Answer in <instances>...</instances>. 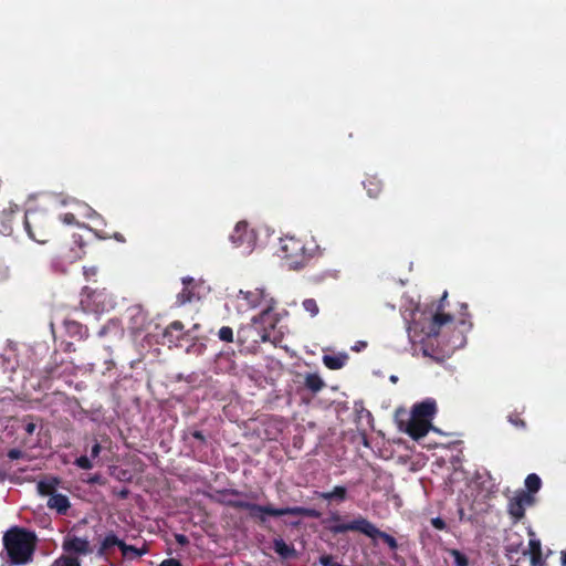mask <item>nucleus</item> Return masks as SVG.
<instances>
[{
	"label": "nucleus",
	"mask_w": 566,
	"mask_h": 566,
	"mask_svg": "<svg viewBox=\"0 0 566 566\" xmlns=\"http://www.w3.org/2000/svg\"><path fill=\"white\" fill-rule=\"evenodd\" d=\"M230 241L234 248L241 249L242 253H250L256 243V233L251 229L245 221H240L235 224Z\"/></svg>",
	"instance_id": "nucleus-10"
},
{
	"label": "nucleus",
	"mask_w": 566,
	"mask_h": 566,
	"mask_svg": "<svg viewBox=\"0 0 566 566\" xmlns=\"http://www.w3.org/2000/svg\"><path fill=\"white\" fill-rule=\"evenodd\" d=\"M184 287L180 293L177 295V304L185 305L190 303L193 300V279L192 277H184L182 279Z\"/></svg>",
	"instance_id": "nucleus-20"
},
{
	"label": "nucleus",
	"mask_w": 566,
	"mask_h": 566,
	"mask_svg": "<svg viewBox=\"0 0 566 566\" xmlns=\"http://www.w3.org/2000/svg\"><path fill=\"white\" fill-rule=\"evenodd\" d=\"M509 422H511L514 427L520 429L526 428V422L521 418L518 412H512L507 417Z\"/></svg>",
	"instance_id": "nucleus-34"
},
{
	"label": "nucleus",
	"mask_w": 566,
	"mask_h": 566,
	"mask_svg": "<svg viewBox=\"0 0 566 566\" xmlns=\"http://www.w3.org/2000/svg\"><path fill=\"white\" fill-rule=\"evenodd\" d=\"M321 564H322L323 566H336V565H337V564H335V563L333 562V557H332V556H329V555L322 556V557H321Z\"/></svg>",
	"instance_id": "nucleus-46"
},
{
	"label": "nucleus",
	"mask_w": 566,
	"mask_h": 566,
	"mask_svg": "<svg viewBox=\"0 0 566 566\" xmlns=\"http://www.w3.org/2000/svg\"><path fill=\"white\" fill-rule=\"evenodd\" d=\"M34 533L20 527L9 530L3 536V545L13 565L28 564L35 549Z\"/></svg>",
	"instance_id": "nucleus-4"
},
{
	"label": "nucleus",
	"mask_w": 566,
	"mask_h": 566,
	"mask_svg": "<svg viewBox=\"0 0 566 566\" xmlns=\"http://www.w3.org/2000/svg\"><path fill=\"white\" fill-rule=\"evenodd\" d=\"M74 464L82 470H91L93 468V462L86 455H81L75 459Z\"/></svg>",
	"instance_id": "nucleus-35"
},
{
	"label": "nucleus",
	"mask_w": 566,
	"mask_h": 566,
	"mask_svg": "<svg viewBox=\"0 0 566 566\" xmlns=\"http://www.w3.org/2000/svg\"><path fill=\"white\" fill-rule=\"evenodd\" d=\"M460 324H461L462 326H464V325L467 324V322H465L464 319H462V321L460 322Z\"/></svg>",
	"instance_id": "nucleus-58"
},
{
	"label": "nucleus",
	"mask_w": 566,
	"mask_h": 566,
	"mask_svg": "<svg viewBox=\"0 0 566 566\" xmlns=\"http://www.w3.org/2000/svg\"><path fill=\"white\" fill-rule=\"evenodd\" d=\"M271 328L266 319L254 316L250 323L242 325L237 332V340L240 345H258L271 339Z\"/></svg>",
	"instance_id": "nucleus-8"
},
{
	"label": "nucleus",
	"mask_w": 566,
	"mask_h": 566,
	"mask_svg": "<svg viewBox=\"0 0 566 566\" xmlns=\"http://www.w3.org/2000/svg\"><path fill=\"white\" fill-rule=\"evenodd\" d=\"M84 245L82 235L74 233L69 241L55 248L54 258L60 262L72 264L84 255Z\"/></svg>",
	"instance_id": "nucleus-9"
},
{
	"label": "nucleus",
	"mask_w": 566,
	"mask_h": 566,
	"mask_svg": "<svg viewBox=\"0 0 566 566\" xmlns=\"http://www.w3.org/2000/svg\"><path fill=\"white\" fill-rule=\"evenodd\" d=\"M102 451V446L98 441L95 440V443L92 446L91 449V459H96L99 457V453Z\"/></svg>",
	"instance_id": "nucleus-41"
},
{
	"label": "nucleus",
	"mask_w": 566,
	"mask_h": 566,
	"mask_svg": "<svg viewBox=\"0 0 566 566\" xmlns=\"http://www.w3.org/2000/svg\"><path fill=\"white\" fill-rule=\"evenodd\" d=\"M185 326L180 321L171 322L164 331L163 337L166 343L170 345H177L180 339L184 338Z\"/></svg>",
	"instance_id": "nucleus-16"
},
{
	"label": "nucleus",
	"mask_w": 566,
	"mask_h": 566,
	"mask_svg": "<svg viewBox=\"0 0 566 566\" xmlns=\"http://www.w3.org/2000/svg\"><path fill=\"white\" fill-rule=\"evenodd\" d=\"M24 228L33 241L45 244L54 232V221L44 210H28L24 216Z\"/></svg>",
	"instance_id": "nucleus-5"
},
{
	"label": "nucleus",
	"mask_w": 566,
	"mask_h": 566,
	"mask_svg": "<svg viewBox=\"0 0 566 566\" xmlns=\"http://www.w3.org/2000/svg\"><path fill=\"white\" fill-rule=\"evenodd\" d=\"M563 566H566V552L562 556Z\"/></svg>",
	"instance_id": "nucleus-53"
},
{
	"label": "nucleus",
	"mask_w": 566,
	"mask_h": 566,
	"mask_svg": "<svg viewBox=\"0 0 566 566\" xmlns=\"http://www.w3.org/2000/svg\"><path fill=\"white\" fill-rule=\"evenodd\" d=\"M99 480H101V476L98 474H95L94 476H92L88 482L94 484V483H99Z\"/></svg>",
	"instance_id": "nucleus-50"
},
{
	"label": "nucleus",
	"mask_w": 566,
	"mask_h": 566,
	"mask_svg": "<svg viewBox=\"0 0 566 566\" xmlns=\"http://www.w3.org/2000/svg\"><path fill=\"white\" fill-rule=\"evenodd\" d=\"M423 355H424V356H429V353H428V349H427V348H423Z\"/></svg>",
	"instance_id": "nucleus-54"
},
{
	"label": "nucleus",
	"mask_w": 566,
	"mask_h": 566,
	"mask_svg": "<svg viewBox=\"0 0 566 566\" xmlns=\"http://www.w3.org/2000/svg\"><path fill=\"white\" fill-rule=\"evenodd\" d=\"M364 188L367 191V195L370 198H378L384 189V182L376 175L367 176V178L363 182Z\"/></svg>",
	"instance_id": "nucleus-19"
},
{
	"label": "nucleus",
	"mask_w": 566,
	"mask_h": 566,
	"mask_svg": "<svg viewBox=\"0 0 566 566\" xmlns=\"http://www.w3.org/2000/svg\"><path fill=\"white\" fill-rule=\"evenodd\" d=\"M347 356L346 355H324L323 363L324 365L332 370L340 369L346 364Z\"/></svg>",
	"instance_id": "nucleus-23"
},
{
	"label": "nucleus",
	"mask_w": 566,
	"mask_h": 566,
	"mask_svg": "<svg viewBox=\"0 0 566 566\" xmlns=\"http://www.w3.org/2000/svg\"><path fill=\"white\" fill-rule=\"evenodd\" d=\"M273 548L275 553H277L280 556L284 558L290 557L294 553V548L287 545L282 538L274 539Z\"/></svg>",
	"instance_id": "nucleus-26"
},
{
	"label": "nucleus",
	"mask_w": 566,
	"mask_h": 566,
	"mask_svg": "<svg viewBox=\"0 0 566 566\" xmlns=\"http://www.w3.org/2000/svg\"><path fill=\"white\" fill-rule=\"evenodd\" d=\"M453 316L449 313L420 311L417 308L412 313L411 322L408 324L407 332L411 343H423L426 338L437 337L442 326L451 323Z\"/></svg>",
	"instance_id": "nucleus-2"
},
{
	"label": "nucleus",
	"mask_w": 566,
	"mask_h": 566,
	"mask_svg": "<svg viewBox=\"0 0 566 566\" xmlns=\"http://www.w3.org/2000/svg\"><path fill=\"white\" fill-rule=\"evenodd\" d=\"M282 259L290 270L298 271L307 266L318 253L314 241L303 240L294 235L281 239Z\"/></svg>",
	"instance_id": "nucleus-3"
},
{
	"label": "nucleus",
	"mask_w": 566,
	"mask_h": 566,
	"mask_svg": "<svg viewBox=\"0 0 566 566\" xmlns=\"http://www.w3.org/2000/svg\"><path fill=\"white\" fill-rule=\"evenodd\" d=\"M366 346H367V343L361 342V347H366Z\"/></svg>",
	"instance_id": "nucleus-59"
},
{
	"label": "nucleus",
	"mask_w": 566,
	"mask_h": 566,
	"mask_svg": "<svg viewBox=\"0 0 566 566\" xmlns=\"http://www.w3.org/2000/svg\"><path fill=\"white\" fill-rule=\"evenodd\" d=\"M463 343H464V337H462V339H461V342L459 343V345H458V346H462V345H463Z\"/></svg>",
	"instance_id": "nucleus-55"
},
{
	"label": "nucleus",
	"mask_w": 566,
	"mask_h": 566,
	"mask_svg": "<svg viewBox=\"0 0 566 566\" xmlns=\"http://www.w3.org/2000/svg\"><path fill=\"white\" fill-rule=\"evenodd\" d=\"M437 413V402L432 398H427L426 400L415 403L410 415L415 416V418L419 419H433L434 415Z\"/></svg>",
	"instance_id": "nucleus-15"
},
{
	"label": "nucleus",
	"mask_w": 566,
	"mask_h": 566,
	"mask_svg": "<svg viewBox=\"0 0 566 566\" xmlns=\"http://www.w3.org/2000/svg\"><path fill=\"white\" fill-rule=\"evenodd\" d=\"M120 552L123 557L134 559L146 555L148 553V547L144 545L143 547L138 548L124 542V544L120 545Z\"/></svg>",
	"instance_id": "nucleus-22"
},
{
	"label": "nucleus",
	"mask_w": 566,
	"mask_h": 566,
	"mask_svg": "<svg viewBox=\"0 0 566 566\" xmlns=\"http://www.w3.org/2000/svg\"><path fill=\"white\" fill-rule=\"evenodd\" d=\"M65 555L86 556L93 553V547L87 538L67 534L62 542Z\"/></svg>",
	"instance_id": "nucleus-12"
},
{
	"label": "nucleus",
	"mask_w": 566,
	"mask_h": 566,
	"mask_svg": "<svg viewBox=\"0 0 566 566\" xmlns=\"http://www.w3.org/2000/svg\"><path fill=\"white\" fill-rule=\"evenodd\" d=\"M219 504L234 510L248 511L249 516L260 525H265L268 523L269 516L281 517L285 515H292L319 518L322 515L321 512L315 509L303 506L274 507L270 504L260 505L243 500H219Z\"/></svg>",
	"instance_id": "nucleus-1"
},
{
	"label": "nucleus",
	"mask_w": 566,
	"mask_h": 566,
	"mask_svg": "<svg viewBox=\"0 0 566 566\" xmlns=\"http://www.w3.org/2000/svg\"><path fill=\"white\" fill-rule=\"evenodd\" d=\"M50 566H81V560L77 556L61 555Z\"/></svg>",
	"instance_id": "nucleus-27"
},
{
	"label": "nucleus",
	"mask_w": 566,
	"mask_h": 566,
	"mask_svg": "<svg viewBox=\"0 0 566 566\" xmlns=\"http://www.w3.org/2000/svg\"><path fill=\"white\" fill-rule=\"evenodd\" d=\"M175 541L180 545V546H186L189 544V539L188 537L185 535V534H180V533H177L175 534Z\"/></svg>",
	"instance_id": "nucleus-43"
},
{
	"label": "nucleus",
	"mask_w": 566,
	"mask_h": 566,
	"mask_svg": "<svg viewBox=\"0 0 566 566\" xmlns=\"http://www.w3.org/2000/svg\"><path fill=\"white\" fill-rule=\"evenodd\" d=\"M314 495L326 501L329 505H339L348 500V490L344 485H336L331 491H315Z\"/></svg>",
	"instance_id": "nucleus-14"
},
{
	"label": "nucleus",
	"mask_w": 566,
	"mask_h": 566,
	"mask_svg": "<svg viewBox=\"0 0 566 566\" xmlns=\"http://www.w3.org/2000/svg\"><path fill=\"white\" fill-rule=\"evenodd\" d=\"M450 553H451V556L454 559L455 566H468L469 565L468 557L463 553H461L460 551L452 549Z\"/></svg>",
	"instance_id": "nucleus-33"
},
{
	"label": "nucleus",
	"mask_w": 566,
	"mask_h": 566,
	"mask_svg": "<svg viewBox=\"0 0 566 566\" xmlns=\"http://www.w3.org/2000/svg\"><path fill=\"white\" fill-rule=\"evenodd\" d=\"M531 565L532 566H546V560L543 558V555H534L531 556Z\"/></svg>",
	"instance_id": "nucleus-38"
},
{
	"label": "nucleus",
	"mask_w": 566,
	"mask_h": 566,
	"mask_svg": "<svg viewBox=\"0 0 566 566\" xmlns=\"http://www.w3.org/2000/svg\"><path fill=\"white\" fill-rule=\"evenodd\" d=\"M398 428L400 431L406 432L410 438L418 441L432 428V423L429 419H419L410 415L407 420L398 419Z\"/></svg>",
	"instance_id": "nucleus-11"
},
{
	"label": "nucleus",
	"mask_w": 566,
	"mask_h": 566,
	"mask_svg": "<svg viewBox=\"0 0 566 566\" xmlns=\"http://www.w3.org/2000/svg\"><path fill=\"white\" fill-rule=\"evenodd\" d=\"M158 566H182L180 560L176 558L164 559Z\"/></svg>",
	"instance_id": "nucleus-44"
},
{
	"label": "nucleus",
	"mask_w": 566,
	"mask_h": 566,
	"mask_svg": "<svg viewBox=\"0 0 566 566\" xmlns=\"http://www.w3.org/2000/svg\"><path fill=\"white\" fill-rule=\"evenodd\" d=\"M119 495H120L122 499H125L128 495V491L127 490H123Z\"/></svg>",
	"instance_id": "nucleus-51"
},
{
	"label": "nucleus",
	"mask_w": 566,
	"mask_h": 566,
	"mask_svg": "<svg viewBox=\"0 0 566 566\" xmlns=\"http://www.w3.org/2000/svg\"><path fill=\"white\" fill-rule=\"evenodd\" d=\"M533 503V495L523 490L509 501L507 512L517 522L524 517L525 507Z\"/></svg>",
	"instance_id": "nucleus-13"
},
{
	"label": "nucleus",
	"mask_w": 566,
	"mask_h": 566,
	"mask_svg": "<svg viewBox=\"0 0 566 566\" xmlns=\"http://www.w3.org/2000/svg\"><path fill=\"white\" fill-rule=\"evenodd\" d=\"M359 347H361V342L358 344V346L355 347V349L359 350Z\"/></svg>",
	"instance_id": "nucleus-56"
},
{
	"label": "nucleus",
	"mask_w": 566,
	"mask_h": 566,
	"mask_svg": "<svg viewBox=\"0 0 566 566\" xmlns=\"http://www.w3.org/2000/svg\"><path fill=\"white\" fill-rule=\"evenodd\" d=\"M7 455L10 460H18L23 457V452L19 449H10Z\"/></svg>",
	"instance_id": "nucleus-42"
},
{
	"label": "nucleus",
	"mask_w": 566,
	"mask_h": 566,
	"mask_svg": "<svg viewBox=\"0 0 566 566\" xmlns=\"http://www.w3.org/2000/svg\"><path fill=\"white\" fill-rule=\"evenodd\" d=\"M239 295L247 302L249 308L262 307L261 313L258 315L259 319H266L269 326L271 328H275L279 319L276 314L273 312L277 305V302L273 296H271L269 292H266L265 289L256 287L251 291L241 290Z\"/></svg>",
	"instance_id": "nucleus-6"
},
{
	"label": "nucleus",
	"mask_w": 566,
	"mask_h": 566,
	"mask_svg": "<svg viewBox=\"0 0 566 566\" xmlns=\"http://www.w3.org/2000/svg\"><path fill=\"white\" fill-rule=\"evenodd\" d=\"M103 239L105 238H113L115 239L116 241L120 242V243H124L126 241V239L124 238V235L119 232H114L113 234H109L107 237H102Z\"/></svg>",
	"instance_id": "nucleus-47"
},
{
	"label": "nucleus",
	"mask_w": 566,
	"mask_h": 566,
	"mask_svg": "<svg viewBox=\"0 0 566 566\" xmlns=\"http://www.w3.org/2000/svg\"><path fill=\"white\" fill-rule=\"evenodd\" d=\"M333 534H344L346 532H359L370 538H380L384 543L388 545L391 551H396L398 548V543L394 536L390 534L378 530L371 522L367 518L359 516L353 520L349 523L336 524L329 527Z\"/></svg>",
	"instance_id": "nucleus-7"
},
{
	"label": "nucleus",
	"mask_w": 566,
	"mask_h": 566,
	"mask_svg": "<svg viewBox=\"0 0 566 566\" xmlns=\"http://www.w3.org/2000/svg\"><path fill=\"white\" fill-rule=\"evenodd\" d=\"M340 515L337 512H332L329 517L327 518V522H339Z\"/></svg>",
	"instance_id": "nucleus-49"
},
{
	"label": "nucleus",
	"mask_w": 566,
	"mask_h": 566,
	"mask_svg": "<svg viewBox=\"0 0 566 566\" xmlns=\"http://www.w3.org/2000/svg\"><path fill=\"white\" fill-rule=\"evenodd\" d=\"M304 385L313 394L321 391L325 387L324 380L317 374H307Z\"/></svg>",
	"instance_id": "nucleus-24"
},
{
	"label": "nucleus",
	"mask_w": 566,
	"mask_h": 566,
	"mask_svg": "<svg viewBox=\"0 0 566 566\" xmlns=\"http://www.w3.org/2000/svg\"><path fill=\"white\" fill-rule=\"evenodd\" d=\"M524 555L530 554L531 556L542 554V545L541 541L536 538H532L528 542V551L523 552Z\"/></svg>",
	"instance_id": "nucleus-31"
},
{
	"label": "nucleus",
	"mask_w": 566,
	"mask_h": 566,
	"mask_svg": "<svg viewBox=\"0 0 566 566\" xmlns=\"http://www.w3.org/2000/svg\"><path fill=\"white\" fill-rule=\"evenodd\" d=\"M192 437L197 440H199L200 442L205 443L206 442V438H205V434L202 433V431H199V430H195L192 432Z\"/></svg>",
	"instance_id": "nucleus-48"
},
{
	"label": "nucleus",
	"mask_w": 566,
	"mask_h": 566,
	"mask_svg": "<svg viewBox=\"0 0 566 566\" xmlns=\"http://www.w3.org/2000/svg\"><path fill=\"white\" fill-rule=\"evenodd\" d=\"M61 221L65 224H74L76 222V218L73 213L67 212L61 216Z\"/></svg>",
	"instance_id": "nucleus-40"
},
{
	"label": "nucleus",
	"mask_w": 566,
	"mask_h": 566,
	"mask_svg": "<svg viewBox=\"0 0 566 566\" xmlns=\"http://www.w3.org/2000/svg\"><path fill=\"white\" fill-rule=\"evenodd\" d=\"M46 505L49 509L55 510L60 515H65L71 506V503L66 495L55 493L49 497Z\"/></svg>",
	"instance_id": "nucleus-17"
},
{
	"label": "nucleus",
	"mask_w": 566,
	"mask_h": 566,
	"mask_svg": "<svg viewBox=\"0 0 566 566\" xmlns=\"http://www.w3.org/2000/svg\"><path fill=\"white\" fill-rule=\"evenodd\" d=\"M542 486V481H541V478L535 474V473H531L526 476L525 479V488H526V492L532 494V493H536L537 491H539Z\"/></svg>",
	"instance_id": "nucleus-28"
},
{
	"label": "nucleus",
	"mask_w": 566,
	"mask_h": 566,
	"mask_svg": "<svg viewBox=\"0 0 566 566\" xmlns=\"http://www.w3.org/2000/svg\"><path fill=\"white\" fill-rule=\"evenodd\" d=\"M359 347H361V342L358 344V346L355 347V349L359 350Z\"/></svg>",
	"instance_id": "nucleus-57"
},
{
	"label": "nucleus",
	"mask_w": 566,
	"mask_h": 566,
	"mask_svg": "<svg viewBox=\"0 0 566 566\" xmlns=\"http://www.w3.org/2000/svg\"><path fill=\"white\" fill-rule=\"evenodd\" d=\"M218 337L222 342L232 343L233 329L230 326H222L218 332Z\"/></svg>",
	"instance_id": "nucleus-32"
},
{
	"label": "nucleus",
	"mask_w": 566,
	"mask_h": 566,
	"mask_svg": "<svg viewBox=\"0 0 566 566\" xmlns=\"http://www.w3.org/2000/svg\"><path fill=\"white\" fill-rule=\"evenodd\" d=\"M507 552H510V553H513V552H514V553H516V552H517V548H516V547H513V545H511V546H509V547H507Z\"/></svg>",
	"instance_id": "nucleus-52"
},
{
	"label": "nucleus",
	"mask_w": 566,
	"mask_h": 566,
	"mask_svg": "<svg viewBox=\"0 0 566 566\" xmlns=\"http://www.w3.org/2000/svg\"><path fill=\"white\" fill-rule=\"evenodd\" d=\"M217 494L219 495L218 499H216V502L219 503V500H233L232 497H237V496H248V497H251V499H258V495L254 494V493H251V494H247V493H243L242 491H239L237 489H223V490H219L217 491Z\"/></svg>",
	"instance_id": "nucleus-25"
},
{
	"label": "nucleus",
	"mask_w": 566,
	"mask_h": 566,
	"mask_svg": "<svg viewBox=\"0 0 566 566\" xmlns=\"http://www.w3.org/2000/svg\"><path fill=\"white\" fill-rule=\"evenodd\" d=\"M27 419H32L31 416H28L23 421L25 422L24 423V431L28 433V434H33V432L35 431L36 429V424L33 422V421H27Z\"/></svg>",
	"instance_id": "nucleus-37"
},
{
	"label": "nucleus",
	"mask_w": 566,
	"mask_h": 566,
	"mask_svg": "<svg viewBox=\"0 0 566 566\" xmlns=\"http://www.w3.org/2000/svg\"><path fill=\"white\" fill-rule=\"evenodd\" d=\"M302 306L311 317H315L319 313V307L315 298H305L302 302Z\"/></svg>",
	"instance_id": "nucleus-29"
},
{
	"label": "nucleus",
	"mask_w": 566,
	"mask_h": 566,
	"mask_svg": "<svg viewBox=\"0 0 566 566\" xmlns=\"http://www.w3.org/2000/svg\"><path fill=\"white\" fill-rule=\"evenodd\" d=\"M431 525L439 531H443L447 527L446 522L441 517H434L431 520Z\"/></svg>",
	"instance_id": "nucleus-39"
},
{
	"label": "nucleus",
	"mask_w": 566,
	"mask_h": 566,
	"mask_svg": "<svg viewBox=\"0 0 566 566\" xmlns=\"http://www.w3.org/2000/svg\"><path fill=\"white\" fill-rule=\"evenodd\" d=\"M60 483V478L49 476L38 482L36 490L40 495L51 497L52 494L56 493V488L59 486Z\"/></svg>",
	"instance_id": "nucleus-18"
},
{
	"label": "nucleus",
	"mask_w": 566,
	"mask_h": 566,
	"mask_svg": "<svg viewBox=\"0 0 566 566\" xmlns=\"http://www.w3.org/2000/svg\"><path fill=\"white\" fill-rule=\"evenodd\" d=\"M66 331L72 336H82L83 326L75 321H65L64 322Z\"/></svg>",
	"instance_id": "nucleus-30"
},
{
	"label": "nucleus",
	"mask_w": 566,
	"mask_h": 566,
	"mask_svg": "<svg viewBox=\"0 0 566 566\" xmlns=\"http://www.w3.org/2000/svg\"><path fill=\"white\" fill-rule=\"evenodd\" d=\"M124 544V541L119 539L116 534H114L113 532L108 533L104 539L102 541L98 549H97V555L98 556H105L107 554V552L114 547V546H117L119 549H120V545Z\"/></svg>",
	"instance_id": "nucleus-21"
},
{
	"label": "nucleus",
	"mask_w": 566,
	"mask_h": 566,
	"mask_svg": "<svg viewBox=\"0 0 566 566\" xmlns=\"http://www.w3.org/2000/svg\"><path fill=\"white\" fill-rule=\"evenodd\" d=\"M134 310H136L137 313L133 319L136 324L140 321L138 328H142L143 323L146 321V315L139 306H136Z\"/></svg>",
	"instance_id": "nucleus-36"
},
{
	"label": "nucleus",
	"mask_w": 566,
	"mask_h": 566,
	"mask_svg": "<svg viewBox=\"0 0 566 566\" xmlns=\"http://www.w3.org/2000/svg\"><path fill=\"white\" fill-rule=\"evenodd\" d=\"M462 308L467 310L468 305L467 304H462Z\"/></svg>",
	"instance_id": "nucleus-60"
},
{
	"label": "nucleus",
	"mask_w": 566,
	"mask_h": 566,
	"mask_svg": "<svg viewBox=\"0 0 566 566\" xmlns=\"http://www.w3.org/2000/svg\"><path fill=\"white\" fill-rule=\"evenodd\" d=\"M447 297H448V293L444 292L443 295L441 296L440 301H439V304L437 306V311L436 312L444 313L443 310L446 307Z\"/></svg>",
	"instance_id": "nucleus-45"
}]
</instances>
